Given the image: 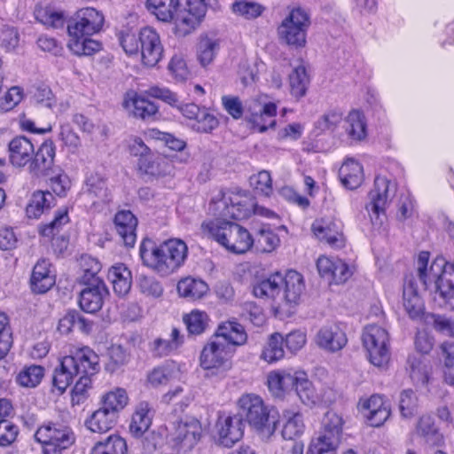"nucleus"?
Listing matches in <instances>:
<instances>
[{
  "label": "nucleus",
  "mask_w": 454,
  "mask_h": 454,
  "mask_svg": "<svg viewBox=\"0 0 454 454\" xmlns=\"http://www.w3.org/2000/svg\"><path fill=\"white\" fill-rule=\"evenodd\" d=\"M99 370L98 356L89 347H83L60 360L53 372V386L60 393H64L74 378L79 377L72 390V403H82L87 399V392L91 386L90 377Z\"/></svg>",
  "instance_id": "1"
},
{
  "label": "nucleus",
  "mask_w": 454,
  "mask_h": 454,
  "mask_svg": "<svg viewBox=\"0 0 454 454\" xmlns=\"http://www.w3.org/2000/svg\"><path fill=\"white\" fill-rule=\"evenodd\" d=\"M429 253L422 251L418 257L419 279L423 289L434 290V301L442 308L454 310V264L443 257L435 258L427 268Z\"/></svg>",
  "instance_id": "2"
},
{
  "label": "nucleus",
  "mask_w": 454,
  "mask_h": 454,
  "mask_svg": "<svg viewBox=\"0 0 454 454\" xmlns=\"http://www.w3.org/2000/svg\"><path fill=\"white\" fill-rule=\"evenodd\" d=\"M146 4L159 20L173 21L176 35L182 37L197 27L207 10L202 0H147Z\"/></svg>",
  "instance_id": "3"
},
{
  "label": "nucleus",
  "mask_w": 454,
  "mask_h": 454,
  "mask_svg": "<svg viewBox=\"0 0 454 454\" xmlns=\"http://www.w3.org/2000/svg\"><path fill=\"white\" fill-rule=\"evenodd\" d=\"M104 16L94 8H82L67 21L69 50L77 56H90L101 49V43L90 37L103 27Z\"/></svg>",
  "instance_id": "4"
},
{
  "label": "nucleus",
  "mask_w": 454,
  "mask_h": 454,
  "mask_svg": "<svg viewBox=\"0 0 454 454\" xmlns=\"http://www.w3.org/2000/svg\"><path fill=\"white\" fill-rule=\"evenodd\" d=\"M186 244L178 239H170L159 246L145 239L139 247L143 263L156 272L167 276L184 264L187 257Z\"/></svg>",
  "instance_id": "5"
},
{
  "label": "nucleus",
  "mask_w": 454,
  "mask_h": 454,
  "mask_svg": "<svg viewBox=\"0 0 454 454\" xmlns=\"http://www.w3.org/2000/svg\"><path fill=\"white\" fill-rule=\"evenodd\" d=\"M201 231L204 236L214 239L233 254H244L254 243V239L246 228L227 219L215 217L204 221Z\"/></svg>",
  "instance_id": "6"
},
{
  "label": "nucleus",
  "mask_w": 454,
  "mask_h": 454,
  "mask_svg": "<svg viewBox=\"0 0 454 454\" xmlns=\"http://www.w3.org/2000/svg\"><path fill=\"white\" fill-rule=\"evenodd\" d=\"M267 384L270 392L275 397H284L286 394L294 391L300 400L306 405L314 404L317 395L303 371L282 370L273 371L268 374Z\"/></svg>",
  "instance_id": "7"
},
{
  "label": "nucleus",
  "mask_w": 454,
  "mask_h": 454,
  "mask_svg": "<svg viewBox=\"0 0 454 454\" xmlns=\"http://www.w3.org/2000/svg\"><path fill=\"white\" fill-rule=\"evenodd\" d=\"M239 416L263 438H270L277 429L278 412L266 405L261 396L246 394L238 401Z\"/></svg>",
  "instance_id": "8"
},
{
  "label": "nucleus",
  "mask_w": 454,
  "mask_h": 454,
  "mask_svg": "<svg viewBox=\"0 0 454 454\" xmlns=\"http://www.w3.org/2000/svg\"><path fill=\"white\" fill-rule=\"evenodd\" d=\"M209 211L216 218L243 219L248 217L252 212L259 213L256 204L247 193L232 192H220L212 199Z\"/></svg>",
  "instance_id": "9"
},
{
  "label": "nucleus",
  "mask_w": 454,
  "mask_h": 454,
  "mask_svg": "<svg viewBox=\"0 0 454 454\" xmlns=\"http://www.w3.org/2000/svg\"><path fill=\"white\" fill-rule=\"evenodd\" d=\"M35 439L42 444L43 454H62L75 442V435L69 427L54 422L38 427Z\"/></svg>",
  "instance_id": "10"
},
{
  "label": "nucleus",
  "mask_w": 454,
  "mask_h": 454,
  "mask_svg": "<svg viewBox=\"0 0 454 454\" xmlns=\"http://www.w3.org/2000/svg\"><path fill=\"white\" fill-rule=\"evenodd\" d=\"M363 346L372 364L384 368L390 361V342L387 331L377 325H367L362 334Z\"/></svg>",
  "instance_id": "11"
},
{
  "label": "nucleus",
  "mask_w": 454,
  "mask_h": 454,
  "mask_svg": "<svg viewBox=\"0 0 454 454\" xmlns=\"http://www.w3.org/2000/svg\"><path fill=\"white\" fill-rule=\"evenodd\" d=\"M309 25V14L300 7L294 8L278 28L279 39L294 48H302Z\"/></svg>",
  "instance_id": "12"
},
{
  "label": "nucleus",
  "mask_w": 454,
  "mask_h": 454,
  "mask_svg": "<svg viewBox=\"0 0 454 454\" xmlns=\"http://www.w3.org/2000/svg\"><path fill=\"white\" fill-rule=\"evenodd\" d=\"M343 420L334 411H327L323 419L318 436L312 439V453L336 454L340 442Z\"/></svg>",
  "instance_id": "13"
},
{
  "label": "nucleus",
  "mask_w": 454,
  "mask_h": 454,
  "mask_svg": "<svg viewBox=\"0 0 454 454\" xmlns=\"http://www.w3.org/2000/svg\"><path fill=\"white\" fill-rule=\"evenodd\" d=\"M231 352L226 341L214 336L203 348L200 358L201 367L208 372L207 375L223 377L230 367L228 358Z\"/></svg>",
  "instance_id": "14"
},
{
  "label": "nucleus",
  "mask_w": 454,
  "mask_h": 454,
  "mask_svg": "<svg viewBox=\"0 0 454 454\" xmlns=\"http://www.w3.org/2000/svg\"><path fill=\"white\" fill-rule=\"evenodd\" d=\"M396 192L394 183L385 176H377L374 179L373 188L369 192V203L366 209L375 215L376 220L380 215H385L386 207L391 201Z\"/></svg>",
  "instance_id": "15"
},
{
  "label": "nucleus",
  "mask_w": 454,
  "mask_h": 454,
  "mask_svg": "<svg viewBox=\"0 0 454 454\" xmlns=\"http://www.w3.org/2000/svg\"><path fill=\"white\" fill-rule=\"evenodd\" d=\"M142 62L147 67H155L162 58L163 47L157 31L151 27L140 29V48Z\"/></svg>",
  "instance_id": "16"
},
{
  "label": "nucleus",
  "mask_w": 454,
  "mask_h": 454,
  "mask_svg": "<svg viewBox=\"0 0 454 454\" xmlns=\"http://www.w3.org/2000/svg\"><path fill=\"white\" fill-rule=\"evenodd\" d=\"M92 282L82 283L85 287L81 291L79 305L88 313L98 311L109 295V291L102 279H92Z\"/></svg>",
  "instance_id": "17"
},
{
  "label": "nucleus",
  "mask_w": 454,
  "mask_h": 454,
  "mask_svg": "<svg viewBox=\"0 0 454 454\" xmlns=\"http://www.w3.org/2000/svg\"><path fill=\"white\" fill-rule=\"evenodd\" d=\"M420 282L419 276H407L403 285V307L409 317L412 319L420 318L424 313V302L419 294Z\"/></svg>",
  "instance_id": "18"
},
{
  "label": "nucleus",
  "mask_w": 454,
  "mask_h": 454,
  "mask_svg": "<svg viewBox=\"0 0 454 454\" xmlns=\"http://www.w3.org/2000/svg\"><path fill=\"white\" fill-rule=\"evenodd\" d=\"M359 406L370 426L374 427L382 426L391 413L389 403L380 395H372L370 398L361 401Z\"/></svg>",
  "instance_id": "19"
},
{
  "label": "nucleus",
  "mask_w": 454,
  "mask_h": 454,
  "mask_svg": "<svg viewBox=\"0 0 454 454\" xmlns=\"http://www.w3.org/2000/svg\"><path fill=\"white\" fill-rule=\"evenodd\" d=\"M282 274L276 272L268 278L256 281L253 286V294L256 298L270 301L273 305L282 308L281 284Z\"/></svg>",
  "instance_id": "20"
},
{
  "label": "nucleus",
  "mask_w": 454,
  "mask_h": 454,
  "mask_svg": "<svg viewBox=\"0 0 454 454\" xmlns=\"http://www.w3.org/2000/svg\"><path fill=\"white\" fill-rule=\"evenodd\" d=\"M311 231L315 237L331 247H340L344 244L343 234L340 226L333 220L328 218L316 219Z\"/></svg>",
  "instance_id": "21"
},
{
  "label": "nucleus",
  "mask_w": 454,
  "mask_h": 454,
  "mask_svg": "<svg viewBox=\"0 0 454 454\" xmlns=\"http://www.w3.org/2000/svg\"><path fill=\"white\" fill-rule=\"evenodd\" d=\"M56 147L51 140L44 141L38 150L33 154L29 164L30 172L36 176H49L52 171Z\"/></svg>",
  "instance_id": "22"
},
{
  "label": "nucleus",
  "mask_w": 454,
  "mask_h": 454,
  "mask_svg": "<svg viewBox=\"0 0 454 454\" xmlns=\"http://www.w3.org/2000/svg\"><path fill=\"white\" fill-rule=\"evenodd\" d=\"M51 266L48 260L40 259L33 267L29 286L34 294H45L55 285L56 277L51 271Z\"/></svg>",
  "instance_id": "23"
},
{
  "label": "nucleus",
  "mask_w": 454,
  "mask_h": 454,
  "mask_svg": "<svg viewBox=\"0 0 454 454\" xmlns=\"http://www.w3.org/2000/svg\"><path fill=\"white\" fill-rule=\"evenodd\" d=\"M347 336L340 324L324 325L316 337L317 344L328 351L336 352L347 344Z\"/></svg>",
  "instance_id": "24"
},
{
  "label": "nucleus",
  "mask_w": 454,
  "mask_h": 454,
  "mask_svg": "<svg viewBox=\"0 0 454 454\" xmlns=\"http://www.w3.org/2000/svg\"><path fill=\"white\" fill-rule=\"evenodd\" d=\"M219 442L224 447L231 448L244 434V423L241 416H227L220 419L218 424Z\"/></svg>",
  "instance_id": "25"
},
{
  "label": "nucleus",
  "mask_w": 454,
  "mask_h": 454,
  "mask_svg": "<svg viewBox=\"0 0 454 454\" xmlns=\"http://www.w3.org/2000/svg\"><path fill=\"white\" fill-rule=\"evenodd\" d=\"M114 224L121 240L127 247H133L137 240V219L130 210H120L114 218Z\"/></svg>",
  "instance_id": "26"
},
{
  "label": "nucleus",
  "mask_w": 454,
  "mask_h": 454,
  "mask_svg": "<svg viewBox=\"0 0 454 454\" xmlns=\"http://www.w3.org/2000/svg\"><path fill=\"white\" fill-rule=\"evenodd\" d=\"M282 307L296 305L304 291L303 277L295 270H288L285 275H282Z\"/></svg>",
  "instance_id": "27"
},
{
  "label": "nucleus",
  "mask_w": 454,
  "mask_h": 454,
  "mask_svg": "<svg viewBox=\"0 0 454 454\" xmlns=\"http://www.w3.org/2000/svg\"><path fill=\"white\" fill-rule=\"evenodd\" d=\"M202 432L201 425L196 419H188L180 421L175 431V441L183 444L185 448L193 447L200 438Z\"/></svg>",
  "instance_id": "28"
},
{
  "label": "nucleus",
  "mask_w": 454,
  "mask_h": 454,
  "mask_svg": "<svg viewBox=\"0 0 454 454\" xmlns=\"http://www.w3.org/2000/svg\"><path fill=\"white\" fill-rule=\"evenodd\" d=\"M9 153L13 166L24 167L32 160L34 145L26 137H17L9 143Z\"/></svg>",
  "instance_id": "29"
},
{
  "label": "nucleus",
  "mask_w": 454,
  "mask_h": 454,
  "mask_svg": "<svg viewBox=\"0 0 454 454\" xmlns=\"http://www.w3.org/2000/svg\"><path fill=\"white\" fill-rule=\"evenodd\" d=\"M107 278L112 283L114 294L119 297H124L129 293L132 285V275L125 264L113 265L108 270Z\"/></svg>",
  "instance_id": "30"
},
{
  "label": "nucleus",
  "mask_w": 454,
  "mask_h": 454,
  "mask_svg": "<svg viewBox=\"0 0 454 454\" xmlns=\"http://www.w3.org/2000/svg\"><path fill=\"white\" fill-rule=\"evenodd\" d=\"M137 166L140 171L156 177L170 174L173 168L166 157L153 152L147 157L139 159Z\"/></svg>",
  "instance_id": "31"
},
{
  "label": "nucleus",
  "mask_w": 454,
  "mask_h": 454,
  "mask_svg": "<svg viewBox=\"0 0 454 454\" xmlns=\"http://www.w3.org/2000/svg\"><path fill=\"white\" fill-rule=\"evenodd\" d=\"M215 337L226 341L229 347L244 345L247 340L244 326L235 321H227L220 325Z\"/></svg>",
  "instance_id": "32"
},
{
  "label": "nucleus",
  "mask_w": 454,
  "mask_h": 454,
  "mask_svg": "<svg viewBox=\"0 0 454 454\" xmlns=\"http://www.w3.org/2000/svg\"><path fill=\"white\" fill-rule=\"evenodd\" d=\"M118 418L108 410L100 407L85 420V427L93 433L103 434L111 430L117 423Z\"/></svg>",
  "instance_id": "33"
},
{
  "label": "nucleus",
  "mask_w": 454,
  "mask_h": 454,
  "mask_svg": "<svg viewBox=\"0 0 454 454\" xmlns=\"http://www.w3.org/2000/svg\"><path fill=\"white\" fill-rule=\"evenodd\" d=\"M339 176L346 188L350 190L356 189L364 180L363 167L358 161L348 159L340 167Z\"/></svg>",
  "instance_id": "34"
},
{
  "label": "nucleus",
  "mask_w": 454,
  "mask_h": 454,
  "mask_svg": "<svg viewBox=\"0 0 454 454\" xmlns=\"http://www.w3.org/2000/svg\"><path fill=\"white\" fill-rule=\"evenodd\" d=\"M152 411L147 402H141L136 408L129 424V432L135 437H141L152 424Z\"/></svg>",
  "instance_id": "35"
},
{
  "label": "nucleus",
  "mask_w": 454,
  "mask_h": 454,
  "mask_svg": "<svg viewBox=\"0 0 454 454\" xmlns=\"http://www.w3.org/2000/svg\"><path fill=\"white\" fill-rule=\"evenodd\" d=\"M54 206L55 198L50 192L36 191L26 207V214L28 218H38Z\"/></svg>",
  "instance_id": "36"
},
{
  "label": "nucleus",
  "mask_w": 454,
  "mask_h": 454,
  "mask_svg": "<svg viewBox=\"0 0 454 454\" xmlns=\"http://www.w3.org/2000/svg\"><path fill=\"white\" fill-rule=\"evenodd\" d=\"M344 129L348 137L353 141H362L367 136V124L364 114L352 110L344 120Z\"/></svg>",
  "instance_id": "37"
},
{
  "label": "nucleus",
  "mask_w": 454,
  "mask_h": 454,
  "mask_svg": "<svg viewBox=\"0 0 454 454\" xmlns=\"http://www.w3.org/2000/svg\"><path fill=\"white\" fill-rule=\"evenodd\" d=\"M59 330L62 333H69L77 330L88 333L92 329V324L77 310H69L59 322Z\"/></svg>",
  "instance_id": "38"
},
{
  "label": "nucleus",
  "mask_w": 454,
  "mask_h": 454,
  "mask_svg": "<svg viewBox=\"0 0 454 454\" xmlns=\"http://www.w3.org/2000/svg\"><path fill=\"white\" fill-rule=\"evenodd\" d=\"M282 436L286 440H294L300 437L304 432L302 415L298 411L286 410L283 411Z\"/></svg>",
  "instance_id": "39"
},
{
  "label": "nucleus",
  "mask_w": 454,
  "mask_h": 454,
  "mask_svg": "<svg viewBox=\"0 0 454 454\" xmlns=\"http://www.w3.org/2000/svg\"><path fill=\"white\" fill-rule=\"evenodd\" d=\"M176 289L181 297L196 301L201 299L207 293L208 286L201 279L185 278L177 283Z\"/></svg>",
  "instance_id": "40"
},
{
  "label": "nucleus",
  "mask_w": 454,
  "mask_h": 454,
  "mask_svg": "<svg viewBox=\"0 0 454 454\" xmlns=\"http://www.w3.org/2000/svg\"><path fill=\"white\" fill-rule=\"evenodd\" d=\"M126 441L117 434L109 435L105 441L98 442L90 454H127Z\"/></svg>",
  "instance_id": "41"
},
{
  "label": "nucleus",
  "mask_w": 454,
  "mask_h": 454,
  "mask_svg": "<svg viewBox=\"0 0 454 454\" xmlns=\"http://www.w3.org/2000/svg\"><path fill=\"white\" fill-rule=\"evenodd\" d=\"M129 397L127 392L123 388H116L114 391L106 393L101 401V407L108 410L117 418L119 412L128 404Z\"/></svg>",
  "instance_id": "42"
},
{
  "label": "nucleus",
  "mask_w": 454,
  "mask_h": 454,
  "mask_svg": "<svg viewBox=\"0 0 454 454\" xmlns=\"http://www.w3.org/2000/svg\"><path fill=\"white\" fill-rule=\"evenodd\" d=\"M44 375V368L41 365L31 364L23 367L16 376V382L24 387H35L40 384Z\"/></svg>",
  "instance_id": "43"
},
{
  "label": "nucleus",
  "mask_w": 454,
  "mask_h": 454,
  "mask_svg": "<svg viewBox=\"0 0 454 454\" xmlns=\"http://www.w3.org/2000/svg\"><path fill=\"white\" fill-rule=\"evenodd\" d=\"M289 82L293 96L297 98L305 96L309 78L304 66L299 65L294 68L293 72L289 74Z\"/></svg>",
  "instance_id": "44"
},
{
  "label": "nucleus",
  "mask_w": 454,
  "mask_h": 454,
  "mask_svg": "<svg viewBox=\"0 0 454 454\" xmlns=\"http://www.w3.org/2000/svg\"><path fill=\"white\" fill-rule=\"evenodd\" d=\"M283 343L284 338L280 333H275L271 334L262 349L261 358L268 363H274L283 358L285 355Z\"/></svg>",
  "instance_id": "45"
},
{
  "label": "nucleus",
  "mask_w": 454,
  "mask_h": 454,
  "mask_svg": "<svg viewBox=\"0 0 454 454\" xmlns=\"http://www.w3.org/2000/svg\"><path fill=\"white\" fill-rule=\"evenodd\" d=\"M183 320L189 334L200 335L207 328L209 317L204 311L192 310L191 313L184 315Z\"/></svg>",
  "instance_id": "46"
},
{
  "label": "nucleus",
  "mask_w": 454,
  "mask_h": 454,
  "mask_svg": "<svg viewBox=\"0 0 454 454\" xmlns=\"http://www.w3.org/2000/svg\"><path fill=\"white\" fill-rule=\"evenodd\" d=\"M68 222V209L67 207L59 208L55 212L52 221L40 226L39 232L43 237L52 238L57 235Z\"/></svg>",
  "instance_id": "47"
},
{
  "label": "nucleus",
  "mask_w": 454,
  "mask_h": 454,
  "mask_svg": "<svg viewBox=\"0 0 454 454\" xmlns=\"http://www.w3.org/2000/svg\"><path fill=\"white\" fill-rule=\"evenodd\" d=\"M137 286L146 297L158 299L163 294L164 289L161 283L153 276L139 275L137 278Z\"/></svg>",
  "instance_id": "48"
},
{
  "label": "nucleus",
  "mask_w": 454,
  "mask_h": 454,
  "mask_svg": "<svg viewBox=\"0 0 454 454\" xmlns=\"http://www.w3.org/2000/svg\"><path fill=\"white\" fill-rule=\"evenodd\" d=\"M410 376L416 385L426 386L429 382V367L421 359L415 356L408 358Z\"/></svg>",
  "instance_id": "49"
},
{
  "label": "nucleus",
  "mask_w": 454,
  "mask_h": 454,
  "mask_svg": "<svg viewBox=\"0 0 454 454\" xmlns=\"http://www.w3.org/2000/svg\"><path fill=\"white\" fill-rule=\"evenodd\" d=\"M35 16L40 23L53 28L61 27L65 23L63 13L50 7H36Z\"/></svg>",
  "instance_id": "50"
},
{
  "label": "nucleus",
  "mask_w": 454,
  "mask_h": 454,
  "mask_svg": "<svg viewBox=\"0 0 454 454\" xmlns=\"http://www.w3.org/2000/svg\"><path fill=\"white\" fill-rule=\"evenodd\" d=\"M219 50V44L215 40L208 37L202 38L198 44V59L203 67L209 65L215 59Z\"/></svg>",
  "instance_id": "51"
},
{
  "label": "nucleus",
  "mask_w": 454,
  "mask_h": 454,
  "mask_svg": "<svg viewBox=\"0 0 454 454\" xmlns=\"http://www.w3.org/2000/svg\"><path fill=\"white\" fill-rule=\"evenodd\" d=\"M265 7L258 3L237 1L232 4L233 12L247 20L256 19L262 14Z\"/></svg>",
  "instance_id": "52"
},
{
  "label": "nucleus",
  "mask_w": 454,
  "mask_h": 454,
  "mask_svg": "<svg viewBox=\"0 0 454 454\" xmlns=\"http://www.w3.org/2000/svg\"><path fill=\"white\" fill-rule=\"evenodd\" d=\"M13 343L12 333L9 318L4 313H0V358H4Z\"/></svg>",
  "instance_id": "53"
},
{
  "label": "nucleus",
  "mask_w": 454,
  "mask_h": 454,
  "mask_svg": "<svg viewBox=\"0 0 454 454\" xmlns=\"http://www.w3.org/2000/svg\"><path fill=\"white\" fill-rule=\"evenodd\" d=\"M244 113H246V117H253L260 113L266 115H276L277 106L272 102L262 103L257 98H251L246 101L244 105Z\"/></svg>",
  "instance_id": "54"
},
{
  "label": "nucleus",
  "mask_w": 454,
  "mask_h": 454,
  "mask_svg": "<svg viewBox=\"0 0 454 454\" xmlns=\"http://www.w3.org/2000/svg\"><path fill=\"white\" fill-rule=\"evenodd\" d=\"M342 119V113L340 111H328L315 122V129L319 130V132L333 131L341 122Z\"/></svg>",
  "instance_id": "55"
},
{
  "label": "nucleus",
  "mask_w": 454,
  "mask_h": 454,
  "mask_svg": "<svg viewBox=\"0 0 454 454\" xmlns=\"http://www.w3.org/2000/svg\"><path fill=\"white\" fill-rule=\"evenodd\" d=\"M81 267L83 271L81 277L82 283L92 282V279H101L98 276L101 270V263L97 259L88 255L82 256Z\"/></svg>",
  "instance_id": "56"
},
{
  "label": "nucleus",
  "mask_w": 454,
  "mask_h": 454,
  "mask_svg": "<svg viewBox=\"0 0 454 454\" xmlns=\"http://www.w3.org/2000/svg\"><path fill=\"white\" fill-rule=\"evenodd\" d=\"M108 353L110 361L106 364V369L110 372H114L129 362V355L120 345L111 346Z\"/></svg>",
  "instance_id": "57"
},
{
  "label": "nucleus",
  "mask_w": 454,
  "mask_h": 454,
  "mask_svg": "<svg viewBox=\"0 0 454 454\" xmlns=\"http://www.w3.org/2000/svg\"><path fill=\"white\" fill-rule=\"evenodd\" d=\"M19 427L7 419H0V447H8L17 439Z\"/></svg>",
  "instance_id": "58"
},
{
  "label": "nucleus",
  "mask_w": 454,
  "mask_h": 454,
  "mask_svg": "<svg viewBox=\"0 0 454 454\" xmlns=\"http://www.w3.org/2000/svg\"><path fill=\"white\" fill-rule=\"evenodd\" d=\"M219 125L217 118L210 114L207 109L203 108L197 117L192 129L198 132L208 133L216 129Z\"/></svg>",
  "instance_id": "59"
},
{
  "label": "nucleus",
  "mask_w": 454,
  "mask_h": 454,
  "mask_svg": "<svg viewBox=\"0 0 454 454\" xmlns=\"http://www.w3.org/2000/svg\"><path fill=\"white\" fill-rule=\"evenodd\" d=\"M417 407V396L413 390L405 389L401 392L399 398V410L403 418L414 415Z\"/></svg>",
  "instance_id": "60"
},
{
  "label": "nucleus",
  "mask_w": 454,
  "mask_h": 454,
  "mask_svg": "<svg viewBox=\"0 0 454 454\" xmlns=\"http://www.w3.org/2000/svg\"><path fill=\"white\" fill-rule=\"evenodd\" d=\"M250 184L255 191L264 196H269L272 192V180L270 172L266 170L260 171L250 177Z\"/></svg>",
  "instance_id": "61"
},
{
  "label": "nucleus",
  "mask_w": 454,
  "mask_h": 454,
  "mask_svg": "<svg viewBox=\"0 0 454 454\" xmlns=\"http://www.w3.org/2000/svg\"><path fill=\"white\" fill-rule=\"evenodd\" d=\"M133 106L134 115L143 120L153 117L158 112V107L154 103L142 97L136 98Z\"/></svg>",
  "instance_id": "62"
},
{
  "label": "nucleus",
  "mask_w": 454,
  "mask_h": 454,
  "mask_svg": "<svg viewBox=\"0 0 454 454\" xmlns=\"http://www.w3.org/2000/svg\"><path fill=\"white\" fill-rule=\"evenodd\" d=\"M254 242L257 244L258 250L269 253L277 247L279 239L270 230L261 229Z\"/></svg>",
  "instance_id": "63"
},
{
  "label": "nucleus",
  "mask_w": 454,
  "mask_h": 454,
  "mask_svg": "<svg viewBox=\"0 0 454 454\" xmlns=\"http://www.w3.org/2000/svg\"><path fill=\"white\" fill-rule=\"evenodd\" d=\"M276 115H266L262 113L257 114L253 117H245L247 122L251 124V129L260 133L273 129L276 125Z\"/></svg>",
  "instance_id": "64"
}]
</instances>
